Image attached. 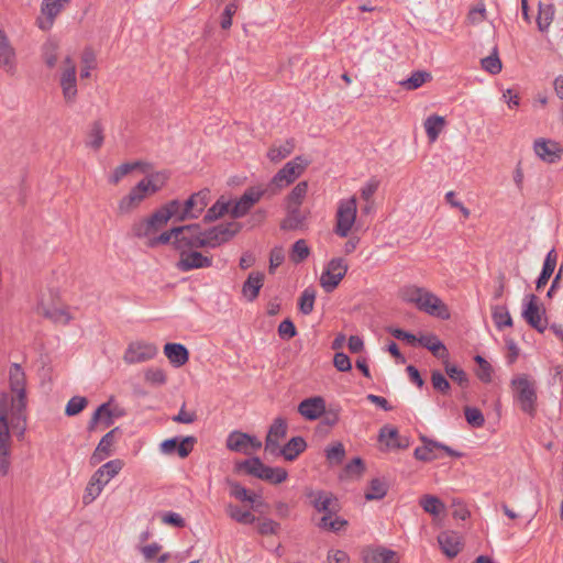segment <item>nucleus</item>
I'll return each instance as SVG.
<instances>
[{"instance_id": "nucleus-1", "label": "nucleus", "mask_w": 563, "mask_h": 563, "mask_svg": "<svg viewBox=\"0 0 563 563\" xmlns=\"http://www.w3.org/2000/svg\"><path fill=\"white\" fill-rule=\"evenodd\" d=\"M10 393L0 395V474L5 476L11 465L12 435L24 438L27 424L26 378L14 363L9 372Z\"/></svg>"}, {"instance_id": "nucleus-2", "label": "nucleus", "mask_w": 563, "mask_h": 563, "mask_svg": "<svg viewBox=\"0 0 563 563\" xmlns=\"http://www.w3.org/2000/svg\"><path fill=\"white\" fill-rule=\"evenodd\" d=\"M400 297L408 303H413L419 310L441 319L450 317L445 303L433 292L416 285L405 286L400 289Z\"/></svg>"}, {"instance_id": "nucleus-3", "label": "nucleus", "mask_w": 563, "mask_h": 563, "mask_svg": "<svg viewBox=\"0 0 563 563\" xmlns=\"http://www.w3.org/2000/svg\"><path fill=\"white\" fill-rule=\"evenodd\" d=\"M209 199V189H202L198 192L192 194L184 202L174 199L164 205V208L166 210V213L168 214L169 220L174 219L175 221L183 222L186 220L198 219L199 216L207 208Z\"/></svg>"}, {"instance_id": "nucleus-4", "label": "nucleus", "mask_w": 563, "mask_h": 563, "mask_svg": "<svg viewBox=\"0 0 563 563\" xmlns=\"http://www.w3.org/2000/svg\"><path fill=\"white\" fill-rule=\"evenodd\" d=\"M309 165V161L302 156H296L290 162L286 163L285 166L279 169L276 175L272 178L267 185V190L271 195H276L283 188L292 184L301 174L306 170Z\"/></svg>"}, {"instance_id": "nucleus-5", "label": "nucleus", "mask_w": 563, "mask_h": 563, "mask_svg": "<svg viewBox=\"0 0 563 563\" xmlns=\"http://www.w3.org/2000/svg\"><path fill=\"white\" fill-rule=\"evenodd\" d=\"M515 400L519 404L520 409L533 416L537 405V385L534 380H530L527 375H519L511 380Z\"/></svg>"}, {"instance_id": "nucleus-6", "label": "nucleus", "mask_w": 563, "mask_h": 563, "mask_svg": "<svg viewBox=\"0 0 563 563\" xmlns=\"http://www.w3.org/2000/svg\"><path fill=\"white\" fill-rule=\"evenodd\" d=\"M247 474L272 484H280L288 477V473L283 467H271L265 465L258 457L246 460L240 464Z\"/></svg>"}, {"instance_id": "nucleus-7", "label": "nucleus", "mask_w": 563, "mask_h": 563, "mask_svg": "<svg viewBox=\"0 0 563 563\" xmlns=\"http://www.w3.org/2000/svg\"><path fill=\"white\" fill-rule=\"evenodd\" d=\"M241 230L240 223H220L208 230H202L203 249H216L229 242Z\"/></svg>"}, {"instance_id": "nucleus-8", "label": "nucleus", "mask_w": 563, "mask_h": 563, "mask_svg": "<svg viewBox=\"0 0 563 563\" xmlns=\"http://www.w3.org/2000/svg\"><path fill=\"white\" fill-rule=\"evenodd\" d=\"M357 214L356 198L351 197L343 199L339 202L336 216H335V228L334 232L341 238L349 235L352 227L355 223Z\"/></svg>"}, {"instance_id": "nucleus-9", "label": "nucleus", "mask_w": 563, "mask_h": 563, "mask_svg": "<svg viewBox=\"0 0 563 563\" xmlns=\"http://www.w3.org/2000/svg\"><path fill=\"white\" fill-rule=\"evenodd\" d=\"M169 221L164 206L156 210L151 217L141 219L133 223L132 232L136 238L148 240L153 238Z\"/></svg>"}, {"instance_id": "nucleus-10", "label": "nucleus", "mask_w": 563, "mask_h": 563, "mask_svg": "<svg viewBox=\"0 0 563 563\" xmlns=\"http://www.w3.org/2000/svg\"><path fill=\"white\" fill-rule=\"evenodd\" d=\"M347 269L349 264L343 257L330 260L320 276V286L325 292H332L340 285Z\"/></svg>"}, {"instance_id": "nucleus-11", "label": "nucleus", "mask_w": 563, "mask_h": 563, "mask_svg": "<svg viewBox=\"0 0 563 563\" xmlns=\"http://www.w3.org/2000/svg\"><path fill=\"white\" fill-rule=\"evenodd\" d=\"M174 247L179 253L203 249L201 227L199 224L177 227V239L174 241Z\"/></svg>"}, {"instance_id": "nucleus-12", "label": "nucleus", "mask_w": 563, "mask_h": 563, "mask_svg": "<svg viewBox=\"0 0 563 563\" xmlns=\"http://www.w3.org/2000/svg\"><path fill=\"white\" fill-rule=\"evenodd\" d=\"M526 300L527 302L522 311L523 319L531 328L543 333L548 323L544 308L539 303L538 297L533 294L528 295Z\"/></svg>"}, {"instance_id": "nucleus-13", "label": "nucleus", "mask_w": 563, "mask_h": 563, "mask_svg": "<svg viewBox=\"0 0 563 563\" xmlns=\"http://www.w3.org/2000/svg\"><path fill=\"white\" fill-rule=\"evenodd\" d=\"M158 352V349L155 344L144 342V341H136L132 342L128 345L124 355L123 361L126 364H136V363H143L147 362L156 356Z\"/></svg>"}, {"instance_id": "nucleus-14", "label": "nucleus", "mask_w": 563, "mask_h": 563, "mask_svg": "<svg viewBox=\"0 0 563 563\" xmlns=\"http://www.w3.org/2000/svg\"><path fill=\"white\" fill-rule=\"evenodd\" d=\"M227 448L233 452H240L246 455L262 448V442L247 433L232 431L227 438Z\"/></svg>"}, {"instance_id": "nucleus-15", "label": "nucleus", "mask_w": 563, "mask_h": 563, "mask_svg": "<svg viewBox=\"0 0 563 563\" xmlns=\"http://www.w3.org/2000/svg\"><path fill=\"white\" fill-rule=\"evenodd\" d=\"M266 192H269L267 188L263 189L261 187H252L246 189L230 210L231 216L233 218H241L245 216Z\"/></svg>"}, {"instance_id": "nucleus-16", "label": "nucleus", "mask_w": 563, "mask_h": 563, "mask_svg": "<svg viewBox=\"0 0 563 563\" xmlns=\"http://www.w3.org/2000/svg\"><path fill=\"white\" fill-rule=\"evenodd\" d=\"M212 266V257L207 256L198 250H190L179 253V260L176 267L180 272H189L192 269L208 268Z\"/></svg>"}, {"instance_id": "nucleus-17", "label": "nucleus", "mask_w": 563, "mask_h": 563, "mask_svg": "<svg viewBox=\"0 0 563 563\" xmlns=\"http://www.w3.org/2000/svg\"><path fill=\"white\" fill-rule=\"evenodd\" d=\"M124 411L119 407L111 408L110 402H104L100 405L96 411L92 413L89 422H88V431L96 430L99 422H102L104 427H110L113 424L114 419L122 417Z\"/></svg>"}, {"instance_id": "nucleus-18", "label": "nucleus", "mask_w": 563, "mask_h": 563, "mask_svg": "<svg viewBox=\"0 0 563 563\" xmlns=\"http://www.w3.org/2000/svg\"><path fill=\"white\" fill-rule=\"evenodd\" d=\"M307 497L310 499L311 505L318 512L323 515L329 512H338L340 510V504L333 494L324 490H310L307 493Z\"/></svg>"}, {"instance_id": "nucleus-19", "label": "nucleus", "mask_w": 563, "mask_h": 563, "mask_svg": "<svg viewBox=\"0 0 563 563\" xmlns=\"http://www.w3.org/2000/svg\"><path fill=\"white\" fill-rule=\"evenodd\" d=\"M533 150L539 158L549 164L558 162L563 154V147L560 143L545 139L536 140Z\"/></svg>"}, {"instance_id": "nucleus-20", "label": "nucleus", "mask_w": 563, "mask_h": 563, "mask_svg": "<svg viewBox=\"0 0 563 563\" xmlns=\"http://www.w3.org/2000/svg\"><path fill=\"white\" fill-rule=\"evenodd\" d=\"M0 66L5 73L13 75L16 69V54L11 45L9 37L0 29Z\"/></svg>"}, {"instance_id": "nucleus-21", "label": "nucleus", "mask_w": 563, "mask_h": 563, "mask_svg": "<svg viewBox=\"0 0 563 563\" xmlns=\"http://www.w3.org/2000/svg\"><path fill=\"white\" fill-rule=\"evenodd\" d=\"M298 412L307 420H317L325 412V400L321 396L306 398L298 405Z\"/></svg>"}, {"instance_id": "nucleus-22", "label": "nucleus", "mask_w": 563, "mask_h": 563, "mask_svg": "<svg viewBox=\"0 0 563 563\" xmlns=\"http://www.w3.org/2000/svg\"><path fill=\"white\" fill-rule=\"evenodd\" d=\"M118 431L119 428H114L101 438L97 448L95 449L93 453L90 456L91 465H97L101 463L112 454V448L115 442V433Z\"/></svg>"}, {"instance_id": "nucleus-23", "label": "nucleus", "mask_w": 563, "mask_h": 563, "mask_svg": "<svg viewBox=\"0 0 563 563\" xmlns=\"http://www.w3.org/2000/svg\"><path fill=\"white\" fill-rule=\"evenodd\" d=\"M364 563H398L396 551L383 547L367 548L363 551Z\"/></svg>"}, {"instance_id": "nucleus-24", "label": "nucleus", "mask_w": 563, "mask_h": 563, "mask_svg": "<svg viewBox=\"0 0 563 563\" xmlns=\"http://www.w3.org/2000/svg\"><path fill=\"white\" fill-rule=\"evenodd\" d=\"M147 196L143 184H137L130 190L129 195L120 200L119 212L122 214L130 213L136 209Z\"/></svg>"}, {"instance_id": "nucleus-25", "label": "nucleus", "mask_w": 563, "mask_h": 563, "mask_svg": "<svg viewBox=\"0 0 563 563\" xmlns=\"http://www.w3.org/2000/svg\"><path fill=\"white\" fill-rule=\"evenodd\" d=\"M438 542L442 552L448 558H455L462 549L461 537L454 531L441 532L438 536Z\"/></svg>"}, {"instance_id": "nucleus-26", "label": "nucleus", "mask_w": 563, "mask_h": 563, "mask_svg": "<svg viewBox=\"0 0 563 563\" xmlns=\"http://www.w3.org/2000/svg\"><path fill=\"white\" fill-rule=\"evenodd\" d=\"M264 278L265 275L262 272H251L249 274L242 285V295L247 301L252 302L258 297L260 290L264 285Z\"/></svg>"}, {"instance_id": "nucleus-27", "label": "nucleus", "mask_w": 563, "mask_h": 563, "mask_svg": "<svg viewBox=\"0 0 563 563\" xmlns=\"http://www.w3.org/2000/svg\"><path fill=\"white\" fill-rule=\"evenodd\" d=\"M37 313L49 319L52 322L56 324L66 325L73 319L70 312L67 308L63 307H46L44 305H38Z\"/></svg>"}, {"instance_id": "nucleus-28", "label": "nucleus", "mask_w": 563, "mask_h": 563, "mask_svg": "<svg viewBox=\"0 0 563 563\" xmlns=\"http://www.w3.org/2000/svg\"><path fill=\"white\" fill-rule=\"evenodd\" d=\"M420 440L423 444L416 448L413 452L415 457L423 462L438 459L435 451L440 450L439 446H441V442L428 439L426 435H420Z\"/></svg>"}, {"instance_id": "nucleus-29", "label": "nucleus", "mask_w": 563, "mask_h": 563, "mask_svg": "<svg viewBox=\"0 0 563 563\" xmlns=\"http://www.w3.org/2000/svg\"><path fill=\"white\" fill-rule=\"evenodd\" d=\"M164 353L169 362L176 367L183 366L189 358L188 350L180 343L165 344Z\"/></svg>"}, {"instance_id": "nucleus-30", "label": "nucleus", "mask_w": 563, "mask_h": 563, "mask_svg": "<svg viewBox=\"0 0 563 563\" xmlns=\"http://www.w3.org/2000/svg\"><path fill=\"white\" fill-rule=\"evenodd\" d=\"M419 344L428 349L435 357L446 361L449 352L445 345L434 334L421 335L419 338Z\"/></svg>"}, {"instance_id": "nucleus-31", "label": "nucleus", "mask_w": 563, "mask_h": 563, "mask_svg": "<svg viewBox=\"0 0 563 563\" xmlns=\"http://www.w3.org/2000/svg\"><path fill=\"white\" fill-rule=\"evenodd\" d=\"M169 178V174L165 170L156 172L147 175L139 184H143L148 196L159 191Z\"/></svg>"}, {"instance_id": "nucleus-32", "label": "nucleus", "mask_w": 563, "mask_h": 563, "mask_svg": "<svg viewBox=\"0 0 563 563\" xmlns=\"http://www.w3.org/2000/svg\"><path fill=\"white\" fill-rule=\"evenodd\" d=\"M70 0H44L42 4V13L47 18L46 24L40 23L41 29H48L53 24L55 16L62 11L64 5Z\"/></svg>"}, {"instance_id": "nucleus-33", "label": "nucleus", "mask_w": 563, "mask_h": 563, "mask_svg": "<svg viewBox=\"0 0 563 563\" xmlns=\"http://www.w3.org/2000/svg\"><path fill=\"white\" fill-rule=\"evenodd\" d=\"M306 448L307 443L302 437H294L282 448L280 455L286 461H295Z\"/></svg>"}, {"instance_id": "nucleus-34", "label": "nucleus", "mask_w": 563, "mask_h": 563, "mask_svg": "<svg viewBox=\"0 0 563 563\" xmlns=\"http://www.w3.org/2000/svg\"><path fill=\"white\" fill-rule=\"evenodd\" d=\"M556 260H558V255H556L555 251L551 250L545 256L541 274L538 277L537 283H536L538 290H540L542 287H544L548 284L550 277L552 276V274L555 269Z\"/></svg>"}, {"instance_id": "nucleus-35", "label": "nucleus", "mask_w": 563, "mask_h": 563, "mask_svg": "<svg viewBox=\"0 0 563 563\" xmlns=\"http://www.w3.org/2000/svg\"><path fill=\"white\" fill-rule=\"evenodd\" d=\"M427 136L431 143L435 142L445 125V119L441 115H430L424 120Z\"/></svg>"}, {"instance_id": "nucleus-36", "label": "nucleus", "mask_w": 563, "mask_h": 563, "mask_svg": "<svg viewBox=\"0 0 563 563\" xmlns=\"http://www.w3.org/2000/svg\"><path fill=\"white\" fill-rule=\"evenodd\" d=\"M338 512H329L321 517L318 527L322 530L339 532L347 526V521L339 516Z\"/></svg>"}, {"instance_id": "nucleus-37", "label": "nucleus", "mask_w": 563, "mask_h": 563, "mask_svg": "<svg viewBox=\"0 0 563 563\" xmlns=\"http://www.w3.org/2000/svg\"><path fill=\"white\" fill-rule=\"evenodd\" d=\"M295 150V141L286 140L280 145H273L268 152L267 157L272 163H278L288 157Z\"/></svg>"}, {"instance_id": "nucleus-38", "label": "nucleus", "mask_w": 563, "mask_h": 563, "mask_svg": "<svg viewBox=\"0 0 563 563\" xmlns=\"http://www.w3.org/2000/svg\"><path fill=\"white\" fill-rule=\"evenodd\" d=\"M225 511L231 519L242 525H250L256 520V517L252 515L251 511L243 510L241 507L233 504L227 505Z\"/></svg>"}, {"instance_id": "nucleus-39", "label": "nucleus", "mask_w": 563, "mask_h": 563, "mask_svg": "<svg viewBox=\"0 0 563 563\" xmlns=\"http://www.w3.org/2000/svg\"><path fill=\"white\" fill-rule=\"evenodd\" d=\"M554 5L553 4H539V13L537 18V24L541 32L548 31L553 18H554Z\"/></svg>"}, {"instance_id": "nucleus-40", "label": "nucleus", "mask_w": 563, "mask_h": 563, "mask_svg": "<svg viewBox=\"0 0 563 563\" xmlns=\"http://www.w3.org/2000/svg\"><path fill=\"white\" fill-rule=\"evenodd\" d=\"M388 490V484L380 479L374 478L371 481L367 492L365 493V498L367 500H379L384 498Z\"/></svg>"}, {"instance_id": "nucleus-41", "label": "nucleus", "mask_w": 563, "mask_h": 563, "mask_svg": "<svg viewBox=\"0 0 563 563\" xmlns=\"http://www.w3.org/2000/svg\"><path fill=\"white\" fill-rule=\"evenodd\" d=\"M492 317L495 325L501 330L504 327L512 325V318L506 306H494L492 308Z\"/></svg>"}, {"instance_id": "nucleus-42", "label": "nucleus", "mask_w": 563, "mask_h": 563, "mask_svg": "<svg viewBox=\"0 0 563 563\" xmlns=\"http://www.w3.org/2000/svg\"><path fill=\"white\" fill-rule=\"evenodd\" d=\"M431 74L428 71H415L409 78L400 81V85L407 90H415L420 88L424 82L431 80Z\"/></svg>"}, {"instance_id": "nucleus-43", "label": "nucleus", "mask_w": 563, "mask_h": 563, "mask_svg": "<svg viewBox=\"0 0 563 563\" xmlns=\"http://www.w3.org/2000/svg\"><path fill=\"white\" fill-rule=\"evenodd\" d=\"M420 506L426 512L432 516H438L445 509L444 504L438 497L432 495H424L420 499Z\"/></svg>"}, {"instance_id": "nucleus-44", "label": "nucleus", "mask_w": 563, "mask_h": 563, "mask_svg": "<svg viewBox=\"0 0 563 563\" xmlns=\"http://www.w3.org/2000/svg\"><path fill=\"white\" fill-rule=\"evenodd\" d=\"M316 300V290L311 287L306 288L299 298L298 306L299 310L303 314H310L313 310Z\"/></svg>"}, {"instance_id": "nucleus-45", "label": "nucleus", "mask_w": 563, "mask_h": 563, "mask_svg": "<svg viewBox=\"0 0 563 563\" xmlns=\"http://www.w3.org/2000/svg\"><path fill=\"white\" fill-rule=\"evenodd\" d=\"M310 254V249L306 240H298L294 243L289 257L295 264L303 262Z\"/></svg>"}, {"instance_id": "nucleus-46", "label": "nucleus", "mask_w": 563, "mask_h": 563, "mask_svg": "<svg viewBox=\"0 0 563 563\" xmlns=\"http://www.w3.org/2000/svg\"><path fill=\"white\" fill-rule=\"evenodd\" d=\"M325 457L330 465H339L345 457V449L341 442H335L325 449Z\"/></svg>"}, {"instance_id": "nucleus-47", "label": "nucleus", "mask_w": 563, "mask_h": 563, "mask_svg": "<svg viewBox=\"0 0 563 563\" xmlns=\"http://www.w3.org/2000/svg\"><path fill=\"white\" fill-rule=\"evenodd\" d=\"M308 191V183L300 181L287 197V206L300 207Z\"/></svg>"}, {"instance_id": "nucleus-48", "label": "nucleus", "mask_w": 563, "mask_h": 563, "mask_svg": "<svg viewBox=\"0 0 563 563\" xmlns=\"http://www.w3.org/2000/svg\"><path fill=\"white\" fill-rule=\"evenodd\" d=\"M124 463L120 459L111 460L101 465L96 472H101L102 477L109 483L122 470Z\"/></svg>"}, {"instance_id": "nucleus-49", "label": "nucleus", "mask_w": 563, "mask_h": 563, "mask_svg": "<svg viewBox=\"0 0 563 563\" xmlns=\"http://www.w3.org/2000/svg\"><path fill=\"white\" fill-rule=\"evenodd\" d=\"M103 144V129L100 122L92 123L88 134L87 145L93 150H99Z\"/></svg>"}, {"instance_id": "nucleus-50", "label": "nucleus", "mask_w": 563, "mask_h": 563, "mask_svg": "<svg viewBox=\"0 0 563 563\" xmlns=\"http://www.w3.org/2000/svg\"><path fill=\"white\" fill-rule=\"evenodd\" d=\"M88 406V399L84 396L71 397L65 407V415L74 417L80 413Z\"/></svg>"}, {"instance_id": "nucleus-51", "label": "nucleus", "mask_w": 563, "mask_h": 563, "mask_svg": "<svg viewBox=\"0 0 563 563\" xmlns=\"http://www.w3.org/2000/svg\"><path fill=\"white\" fill-rule=\"evenodd\" d=\"M143 165L144 164L142 162L124 163L113 170L109 180L110 183L117 185L124 176H126L132 170L142 167Z\"/></svg>"}, {"instance_id": "nucleus-52", "label": "nucleus", "mask_w": 563, "mask_h": 563, "mask_svg": "<svg viewBox=\"0 0 563 563\" xmlns=\"http://www.w3.org/2000/svg\"><path fill=\"white\" fill-rule=\"evenodd\" d=\"M444 365L445 372L452 380L456 382L462 387L467 386L468 378L466 373L462 368L457 367L456 365L450 364L448 360L444 361Z\"/></svg>"}, {"instance_id": "nucleus-53", "label": "nucleus", "mask_w": 563, "mask_h": 563, "mask_svg": "<svg viewBox=\"0 0 563 563\" xmlns=\"http://www.w3.org/2000/svg\"><path fill=\"white\" fill-rule=\"evenodd\" d=\"M288 217L283 221L282 228L285 230L296 229L302 221L299 207L287 206Z\"/></svg>"}, {"instance_id": "nucleus-54", "label": "nucleus", "mask_w": 563, "mask_h": 563, "mask_svg": "<svg viewBox=\"0 0 563 563\" xmlns=\"http://www.w3.org/2000/svg\"><path fill=\"white\" fill-rule=\"evenodd\" d=\"M177 239V227L172 228L168 231H165L161 233L157 236H153L148 240L147 245L151 247H155L157 245H164L172 242L174 244V241Z\"/></svg>"}, {"instance_id": "nucleus-55", "label": "nucleus", "mask_w": 563, "mask_h": 563, "mask_svg": "<svg viewBox=\"0 0 563 563\" xmlns=\"http://www.w3.org/2000/svg\"><path fill=\"white\" fill-rule=\"evenodd\" d=\"M287 434V422L284 418L277 417L269 427L266 437L283 440Z\"/></svg>"}, {"instance_id": "nucleus-56", "label": "nucleus", "mask_w": 563, "mask_h": 563, "mask_svg": "<svg viewBox=\"0 0 563 563\" xmlns=\"http://www.w3.org/2000/svg\"><path fill=\"white\" fill-rule=\"evenodd\" d=\"M482 67L492 75L499 74L501 71V62L498 57L497 49L495 48L493 54L481 60Z\"/></svg>"}, {"instance_id": "nucleus-57", "label": "nucleus", "mask_w": 563, "mask_h": 563, "mask_svg": "<svg viewBox=\"0 0 563 563\" xmlns=\"http://www.w3.org/2000/svg\"><path fill=\"white\" fill-rule=\"evenodd\" d=\"M58 45L54 41H47L43 46V58L47 67L53 68L57 63Z\"/></svg>"}, {"instance_id": "nucleus-58", "label": "nucleus", "mask_w": 563, "mask_h": 563, "mask_svg": "<svg viewBox=\"0 0 563 563\" xmlns=\"http://www.w3.org/2000/svg\"><path fill=\"white\" fill-rule=\"evenodd\" d=\"M60 87L63 97L67 103H74L77 97V80L74 79H60Z\"/></svg>"}, {"instance_id": "nucleus-59", "label": "nucleus", "mask_w": 563, "mask_h": 563, "mask_svg": "<svg viewBox=\"0 0 563 563\" xmlns=\"http://www.w3.org/2000/svg\"><path fill=\"white\" fill-rule=\"evenodd\" d=\"M82 68L80 71L81 78H88L90 70L96 66V55L91 48H86L81 54Z\"/></svg>"}, {"instance_id": "nucleus-60", "label": "nucleus", "mask_w": 563, "mask_h": 563, "mask_svg": "<svg viewBox=\"0 0 563 563\" xmlns=\"http://www.w3.org/2000/svg\"><path fill=\"white\" fill-rule=\"evenodd\" d=\"M229 211V203L218 200L212 207L207 210L203 218L205 222H212Z\"/></svg>"}, {"instance_id": "nucleus-61", "label": "nucleus", "mask_w": 563, "mask_h": 563, "mask_svg": "<svg viewBox=\"0 0 563 563\" xmlns=\"http://www.w3.org/2000/svg\"><path fill=\"white\" fill-rule=\"evenodd\" d=\"M474 361L478 365L477 377L484 383H489L492 380L493 373L490 364L481 355H476Z\"/></svg>"}, {"instance_id": "nucleus-62", "label": "nucleus", "mask_w": 563, "mask_h": 563, "mask_svg": "<svg viewBox=\"0 0 563 563\" xmlns=\"http://www.w3.org/2000/svg\"><path fill=\"white\" fill-rule=\"evenodd\" d=\"M465 419L474 428H481L485 423V418L482 411L475 407H465Z\"/></svg>"}, {"instance_id": "nucleus-63", "label": "nucleus", "mask_w": 563, "mask_h": 563, "mask_svg": "<svg viewBox=\"0 0 563 563\" xmlns=\"http://www.w3.org/2000/svg\"><path fill=\"white\" fill-rule=\"evenodd\" d=\"M229 484L231 487V492H230L231 496H233L234 498H236L238 500H241V501L254 503L255 496L251 495L245 487H243L242 485H240L239 483H235V482H229Z\"/></svg>"}, {"instance_id": "nucleus-64", "label": "nucleus", "mask_w": 563, "mask_h": 563, "mask_svg": "<svg viewBox=\"0 0 563 563\" xmlns=\"http://www.w3.org/2000/svg\"><path fill=\"white\" fill-rule=\"evenodd\" d=\"M431 383L435 390L448 394L450 390V383L440 371H433L431 373Z\"/></svg>"}]
</instances>
